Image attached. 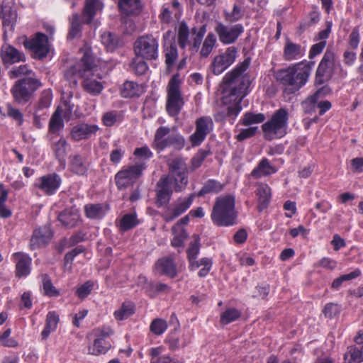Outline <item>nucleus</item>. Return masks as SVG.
I'll use <instances>...</instances> for the list:
<instances>
[{
    "mask_svg": "<svg viewBox=\"0 0 363 363\" xmlns=\"http://www.w3.org/2000/svg\"><path fill=\"white\" fill-rule=\"evenodd\" d=\"M94 58L89 51L86 50L79 62L65 71L64 77L71 87H75L78 79L83 78L84 89L94 96L99 95L104 87L100 82L90 79L94 75Z\"/></svg>",
    "mask_w": 363,
    "mask_h": 363,
    "instance_id": "obj_1",
    "label": "nucleus"
},
{
    "mask_svg": "<svg viewBox=\"0 0 363 363\" xmlns=\"http://www.w3.org/2000/svg\"><path fill=\"white\" fill-rule=\"evenodd\" d=\"M235 201L231 195L216 198L211 215L213 223L217 226H231L236 223L237 211Z\"/></svg>",
    "mask_w": 363,
    "mask_h": 363,
    "instance_id": "obj_2",
    "label": "nucleus"
},
{
    "mask_svg": "<svg viewBox=\"0 0 363 363\" xmlns=\"http://www.w3.org/2000/svg\"><path fill=\"white\" fill-rule=\"evenodd\" d=\"M289 113L286 108H281L274 112L271 118L262 125L264 138L272 140L281 138L287 133Z\"/></svg>",
    "mask_w": 363,
    "mask_h": 363,
    "instance_id": "obj_3",
    "label": "nucleus"
},
{
    "mask_svg": "<svg viewBox=\"0 0 363 363\" xmlns=\"http://www.w3.org/2000/svg\"><path fill=\"white\" fill-rule=\"evenodd\" d=\"M170 131L171 129L167 126H160L156 130L152 147L158 152L170 146H173L177 150L184 147V138L180 134L169 135Z\"/></svg>",
    "mask_w": 363,
    "mask_h": 363,
    "instance_id": "obj_4",
    "label": "nucleus"
},
{
    "mask_svg": "<svg viewBox=\"0 0 363 363\" xmlns=\"http://www.w3.org/2000/svg\"><path fill=\"white\" fill-rule=\"evenodd\" d=\"M180 86L179 74H175L170 79L167 87L166 110L172 117L178 116L184 105Z\"/></svg>",
    "mask_w": 363,
    "mask_h": 363,
    "instance_id": "obj_5",
    "label": "nucleus"
},
{
    "mask_svg": "<svg viewBox=\"0 0 363 363\" xmlns=\"http://www.w3.org/2000/svg\"><path fill=\"white\" fill-rule=\"evenodd\" d=\"M167 164L169 168V174L167 177H169V180L174 183V191H182L188 184V169L185 159L177 156L169 159Z\"/></svg>",
    "mask_w": 363,
    "mask_h": 363,
    "instance_id": "obj_6",
    "label": "nucleus"
},
{
    "mask_svg": "<svg viewBox=\"0 0 363 363\" xmlns=\"http://www.w3.org/2000/svg\"><path fill=\"white\" fill-rule=\"evenodd\" d=\"M250 63L249 58L238 65L233 70L228 72L223 79V84L247 91L251 81L250 76L245 73Z\"/></svg>",
    "mask_w": 363,
    "mask_h": 363,
    "instance_id": "obj_7",
    "label": "nucleus"
},
{
    "mask_svg": "<svg viewBox=\"0 0 363 363\" xmlns=\"http://www.w3.org/2000/svg\"><path fill=\"white\" fill-rule=\"evenodd\" d=\"M42 84L38 79L24 77L15 82L11 94L15 101L20 104H25L32 98Z\"/></svg>",
    "mask_w": 363,
    "mask_h": 363,
    "instance_id": "obj_8",
    "label": "nucleus"
},
{
    "mask_svg": "<svg viewBox=\"0 0 363 363\" xmlns=\"http://www.w3.org/2000/svg\"><path fill=\"white\" fill-rule=\"evenodd\" d=\"M247 94V91L235 89L233 87L223 85L222 101L227 107V116L235 118L242 109L240 105L243 98Z\"/></svg>",
    "mask_w": 363,
    "mask_h": 363,
    "instance_id": "obj_9",
    "label": "nucleus"
},
{
    "mask_svg": "<svg viewBox=\"0 0 363 363\" xmlns=\"http://www.w3.org/2000/svg\"><path fill=\"white\" fill-rule=\"evenodd\" d=\"M135 55L146 60H156L158 57V41L152 35L139 37L134 43Z\"/></svg>",
    "mask_w": 363,
    "mask_h": 363,
    "instance_id": "obj_10",
    "label": "nucleus"
},
{
    "mask_svg": "<svg viewBox=\"0 0 363 363\" xmlns=\"http://www.w3.org/2000/svg\"><path fill=\"white\" fill-rule=\"evenodd\" d=\"M314 62H301L294 65L289 91L295 93L307 82L311 74Z\"/></svg>",
    "mask_w": 363,
    "mask_h": 363,
    "instance_id": "obj_11",
    "label": "nucleus"
},
{
    "mask_svg": "<svg viewBox=\"0 0 363 363\" xmlns=\"http://www.w3.org/2000/svg\"><path fill=\"white\" fill-rule=\"evenodd\" d=\"M145 166L143 164H135L120 170L115 176L118 189L121 190L132 186L142 175Z\"/></svg>",
    "mask_w": 363,
    "mask_h": 363,
    "instance_id": "obj_12",
    "label": "nucleus"
},
{
    "mask_svg": "<svg viewBox=\"0 0 363 363\" xmlns=\"http://www.w3.org/2000/svg\"><path fill=\"white\" fill-rule=\"evenodd\" d=\"M23 45L32 52L33 57L38 60L47 57L50 51L48 37L42 33H37L33 38L26 40Z\"/></svg>",
    "mask_w": 363,
    "mask_h": 363,
    "instance_id": "obj_13",
    "label": "nucleus"
},
{
    "mask_svg": "<svg viewBox=\"0 0 363 363\" xmlns=\"http://www.w3.org/2000/svg\"><path fill=\"white\" fill-rule=\"evenodd\" d=\"M195 131L189 136L193 147L200 145L213 129V122L210 116L198 118L195 121Z\"/></svg>",
    "mask_w": 363,
    "mask_h": 363,
    "instance_id": "obj_14",
    "label": "nucleus"
},
{
    "mask_svg": "<svg viewBox=\"0 0 363 363\" xmlns=\"http://www.w3.org/2000/svg\"><path fill=\"white\" fill-rule=\"evenodd\" d=\"M334 58L335 55L333 52L327 50L325 52L316 70L315 78V84L316 86L322 85L331 79Z\"/></svg>",
    "mask_w": 363,
    "mask_h": 363,
    "instance_id": "obj_15",
    "label": "nucleus"
},
{
    "mask_svg": "<svg viewBox=\"0 0 363 363\" xmlns=\"http://www.w3.org/2000/svg\"><path fill=\"white\" fill-rule=\"evenodd\" d=\"M215 30L222 43L232 44L244 32V27L240 23L225 26L222 23H218Z\"/></svg>",
    "mask_w": 363,
    "mask_h": 363,
    "instance_id": "obj_16",
    "label": "nucleus"
},
{
    "mask_svg": "<svg viewBox=\"0 0 363 363\" xmlns=\"http://www.w3.org/2000/svg\"><path fill=\"white\" fill-rule=\"evenodd\" d=\"M238 50L235 47H229L225 52L215 57L212 64L211 69L214 74H220L230 66L235 60Z\"/></svg>",
    "mask_w": 363,
    "mask_h": 363,
    "instance_id": "obj_17",
    "label": "nucleus"
},
{
    "mask_svg": "<svg viewBox=\"0 0 363 363\" xmlns=\"http://www.w3.org/2000/svg\"><path fill=\"white\" fill-rule=\"evenodd\" d=\"M194 194L187 198H179L164 213L163 218L166 222H170L184 213L192 204Z\"/></svg>",
    "mask_w": 363,
    "mask_h": 363,
    "instance_id": "obj_18",
    "label": "nucleus"
},
{
    "mask_svg": "<svg viewBox=\"0 0 363 363\" xmlns=\"http://www.w3.org/2000/svg\"><path fill=\"white\" fill-rule=\"evenodd\" d=\"M172 182L169 180V177H162L157 182L155 192L157 197L156 205L158 207L169 203L172 194Z\"/></svg>",
    "mask_w": 363,
    "mask_h": 363,
    "instance_id": "obj_19",
    "label": "nucleus"
},
{
    "mask_svg": "<svg viewBox=\"0 0 363 363\" xmlns=\"http://www.w3.org/2000/svg\"><path fill=\"white\" fill-rule=\"evenodd\" d=\"M0 57L4 65H13L25 62V55L12 45H3L0 50Z\"/></svg>",
    "mask_w": 363,
    "mask_h": 363,
    "instance_id": "obj_20",
    "label": "nucleus"
},
{
    "mask_svg": "<svg viewBox=\"0 0 363 363\" xmlns=\"http://www.w3.org/2000/svg\"><path fill=\"white\" fill-rule=\"evenodd\" d=\"M61 182V178L57 174H49L40 178L38 186L47 195H52L60 187Z\"/></svg>",
    "mask_w": 363,
    "mask_h": 363,
    "instance_id": "obj_21",
    "label": "nucleus"
},
{
    "mask_svg": "<svg viewBox=\"0 0 363 363\" xmlns=\"http://www.w3.org/2000/svg\"><path fill=\"white\" fill-rule=\"evenodd\" d=\"M16 263V276L18 278L28 276L30 272L32 259L28 255L18 252L13 255Z\"/></svg>",
    "mask_w": 363,
    "mask_h": 363,
    "instance_id": "obj_22",
    "label": "nucleus"
},
{
    "mask_svg": "<svg viewBox=\"0 0 363 363\" xmlns=\"http://www.w3.org/2000/svg\"><path fill=\"white\" fill-rule=\"evenodd\" d=\"M305 55V48L301 45L295 43L289 38L286 40L283 58L286 61H293L302 57Z\"/></svg>",
    "mask_w": 363,
    "mask_h": 363,
    "instance_id": "obj_23",
    "label": "nucleus"
},
{
    "mask_svg": "<svg viewBox=\"0 0 363 363\" xmlns=\"http://www.w3.org/2000/svg\"><path fill=\"white\" fill-rule=\"evenodd\" d=\"M98 130L99 127L96 125L81 123L72 128L71 135L74 140L79 141L89 138L92 135L96 134Z\"/></svg>",
    "mask_w": 363,
    "mask_h": 363,
    "instance_id": "obj_24",
    "label": "nucleus"
},
{
    "mask_svg": "<svg viewBox=\"0 0 363 363\" xmlns=\"http://www.w3.org/2000/svg\"><path fill=\"white\" fill-rule=\"evenodd\" d=\"M155 268L160 274L170 278H174L177 276V269L174 260L170 256L159 259L155 263Z\"/></svg>",
    "mask_w": 363,
    "mask_h": 363,
    "instance_id": "obj_25",
    "label": "nucleus"
},
{
    "mask_svg": "<svg viewBox=\"0 0 363 363\" xmlns=\"http://www.w3.org/2000/svg\"><path fill=\"white\" fill-rule=\"evenodd\" d=\"M52 233L49 227L45 225L33 231L30 239V246L33 248L40 247L48 243Z\"/></svg>",
    "mask_w": 363,
    "mask_h": 363,
    "instance_id": "obj_26",
    "label": "nucleus"
},
{
    "mask_svg": "<svg viewBox=\"0 0 363 363\" xmlns=\"http://www.w3.org/2000/svg\"><path fill=\"white\" fill-rule=\"evenodd\" d=\"M102 9L103 4L100 0H86L82 12L83 22L90 23L96 13Z\"/></svg>",
    "mask_w": 363,
    "mask_h": 363,
    "instance_id": "obj_27",
    "label": "nucleus"
},
{
    "mask_svg": "<svg viewBox=\"0 0 363 363\" xmlns=\"http://www.w3.org/2000/svg\"><path fill=\"white\" fill-rule=\"evenodd\" d=\"M194 240L191 242L187 249V258L189 262V269L191 271L198 269V262L196 257L200 250V238L197 235H194Z\"/></svg>",
    "mask_w": 363,
    "mask_h": 363,
    "instance_id": "obj_28",
    "label": "nucleus"
},
{
    "mask_svg": "<svg viewBox=\"0 0 363 363\" xmlns=\"http://www.w3.org/2000/svg\"><path fill=\"white\" fill-rule=\"evenodd\" d=\"M79 215L76 209H65L58 216V220L62 225L67 228H72L77 225Z\"/></svg>",
    "mask_w": 363,
    "mask_h": 363,
    "instance_id": "obj_29",
    "label": "nucleus"
},
{
    "mask_svg": "<svg viewBox=\"0 0 363 363\" xmlns=\"http://www.w3.org/2000/svg\"><path fill=\"white\" fill-rule=\"evenodd\" d=\"M256 194L258 197L259 211H261L266 208L270 203L272 191L270 187L267 184L259 183L257 185Z\"/></svg>",
    "mask_w": 363,
    "mask_h": 363,
    "instance_id": "obj_30",
    "label": "nucleus"
},
{
    "mask_svg": "<svg viewBox=\"0 0 363 363\" xmlns=\"http://www.w3.org/2000/svg\"><path fill=\"white\" fill-rule=\"evenodd\" d=\"M277 171L274 166H272L267 158H263L258 165L252 171L251 175L255 179L262 177L269 176Z\"/></svg>",
    "mask_w": 363,
    "mask_h": 363,
    "instance_id": "obj_31",
    "label": "nucleus"
},
{
    "mask_svg": "<svg viewBox=\"0 0 363 363\" xmlns=\"http://www.w3.org/2000/svg\"><path fill=\"white\" fill-rule=\"evenodd\" d=\"M224 186V184L216 179H210L205 182L196 195L197 196L201 197L210 194H217L223 190Z\"/></svg>",
    "mask_w": 363,
    "mask_h": 363,
    "instance_id": "obj_32",
    "label": "nucleus"
},
{
    "mask_svg": "<svg viewBox=\"0 0 363 363\" xmlns=\"http://www.w3.org/2000/svg\"><path fill=\"white\" fill-rule=\"evenodd\" d=\"M0 18L3 20L4 26L12 28L16 21V11L9 6H1L0 8Z\"/></svg>",
    "mask_w": 363,
    "mask_h": 363,
    "instance_id": "obj_33",
    "label": "nucleus"
},
{
    "mask_svg": "<svg viewBox=\"0 0 363 363\" xmlns=\"http://www.w3.org/2000/svg\"><path fill=\"white\" fill-rule=\"evenodd\" d=\"M69 159L70 169L72 172L78 175H84L86 174L87 167L81 155H70Z\"/></svg>",
    "mask_w": 363,
    "mask_h": 363,
    "instance_id": "obj_34",
    "label": "nucleus"
},
{
    "mask_svg": "<svg viewBox=\"0 0 363 363\" xmlns=\"http://www.w3.org/2000/svg\"><path fill=\"white\" fill-rule=\"evenodd\" d=\"M143 93V88L138 84L131 82L127 81L121 89V96L124 98H131L134 96H138Z\"/></svg>",
    "mask_w": 363,
    "mask_h": 363,
    "instance_id": "obj_35",
    "label": "nucleus"
},
{
    "mask_svg": "<svg viewBox=\"0 0 363 363\" xmlns=\"http://www.w3.org/2000/svg\"><path fill=\"white\" fill-rule=\"evenodd\" d=\"M119 7L127 15L138 14L142 6L140 0H120Z\"/></svg>",
    "mask_w": 363,
    "mask_h": 363,
    "instance_id": "obj_36",
    "label": "nucleus"
},
{
    "mask_svg": "<svg viewBox=\"0 0 363 363\" xmlns=\"http://www.w3.org/2000/svg\"><path fill=\"white\" fill-rule=\"evenodd\" d=\"M67 141L65 139L61 138L59 139L58 141L53 143L52 145V150L55 153V157L58 160L59 162L61 165L63 166V167H65V157L67 155Z\"/></svg>",
    "mask_w": 363,
    "mask_h": 363,
    "instance_id": "obj_37",
    "label": "nucleus"
},
{
    "mask_svg": "<svg viewBox=\"0 0 363 363\" xmlns=\"http://www.w3.org/2000/svg\"><path fill=\"white\" fill-rule=\"evenodd\" d=\"M344 359L347 363L363 361V345L349 347L347 352L345 354Z\"/></svg>",
    "mask_w": 363,
    "mask_h": 363,
    "instance_id": "obj_38",
    "label": "nucleus"
},
{
    "mask_svg": "<svg viewBox=\"0 0 363 363\" xmlns=\"http://www.w3.org/2000/svg\"><path fill=\"white\" fill-rule=\"evenodd\" d=\"M134 313L135 304L131 301H125L121 308L114 312L113 315L117 320H123L131 316Z\"/></svg>",
    "mask_w": 363,
    "mask_h": 363,
    "instance_id": "obj_39",
    "label": "nucleus"
},
{
    "mask_svg": "<svg viewBox=\"0 0 363 363\" xmlns=\"http://www.w3.org/2000/svg\"><path fill=\"white\" fill-rule=\"evenodd\" d=\"M189 342L190 340L186 335H182L181 337L170 335L165 340L170 350H177L184 347Z\"/></svg>",
    "mask_w": 363,
    "mask_h": 363,
    "instance_id": "obj_40",
    "label": "nucleus"
},
{
    "mask_svg": "<svg viewBox=\"0 0 363 363\" xmlns=\"http://www.w3.org/2000/svg\"><path fill=\"white\" fill-rule=\"evenodd\" d=\"M52 98V91L50 89L43 90L40 96V98L36 103L35 107V114L40 111L50 107ZM35 118H37V115H35Z\"/></svg>",
    "mask_w": 363,
    "mask_h": 363,
    "instance_id": "obj_41",
    "label": "nucleus"
},
{
    "mask_svg": "<svg viewBox=\"0 0 363 363\" xmlns=\"http://www.w3.org/2000/svg\"><path fill=\"white\" fill-rule=\"evenodd\" d=\"M294 69V65L286 68L281 69L275 72L274 77L278 82L286 86L289 90L290 82H291V75Z\"/></svg>",
    "mask_w": 363,
    "mask_h": 363,
    "instance_id": "obj_42",
    "label": "nucleus"
},
{
    "mask_svg": "<svg viewBox=\"0 0 363 363\" xmlns=\"http://www.w3.org/2000/svg\"><path fill=\"white\" fill-rule=\"evenodd\" d=\"M111 347L109 341L100 342L99 340H94L92 346L88 347V354L98 356L106 354Z\"/></svg>",
    "mask_w": 363,
    "mask_h": 363,
    "instance_id": "obj_43",
    "label": "nucleus"
},
{
    "mask_svg": "<svg viewBox=\"0 0 363 363\" xmlns=\"http://www.w3.org/2000/svg\"><path fill=\"white\" fill-rule=\"evenodd\" d=\"M70 28L67 35L68 39H74L80 36L82 32V23L78 13L72 14L69 19Z\"/></svg>",
    "mask_w": 363,
    "mask_h": 363,
    "instance_id": "obj_44",
    "label": "nucleus"
},
{
    "mask_svg": "<svg viewBox=\"0 0 363 363\" xmlns=\"http://www.w3.org/2000/svg\"><path fill=\"white\" fill-rule=\"evenodd\" d=\"M86 216L91 219H100L105 214L104 206L101 203H89L84 206Z\"/></svg>",
    "mask_w": 363,
    "mask_h": 363,
    "instance_id": "obj_45",
    "label": "nucleus"
},
{
    "mask_svg": "<svg viewBox=\"0 0 363 363\" xmlns=\"http://www.w3.org/2000/svg\"><path fill=\"white\" fill-rule=\"evenodd\" d=\"M101 43L105 45L106 49L109 51H113L121 45V40L119 38L110 33L105 32L101 36Z\"/></svg>",
    "mask_w": 363,
    "mask_h": 363,
    "instance_id": "obj_46",
    "label": "nucleus"
},
{
    "mask_svg": "<svg viewBox=\"0 0 363 363\" xmlns=\"http://www.w3.org/2000/svg\"><path fill=\"white\" fill-rule=\"evenodd\" d=\"M244 13V9L236 4L233 5V9L231 11H223L224 18L229 23H235L238 21L242 18Z\"/></svg>",
    "mask_w": 363,
    "mask_h": 363,
    "instance_id": "obj_47",
    "label": "nucleus"
},
{
    "mask_svg": "<svg viewBox=\"0 0 363 363\" xmlns=\"http://www.w3.org/2000/svg\"><path fill=\"white\" fill-rule=\"evenodd\" d=\"M138 224V220L135 213H128L124 215L121 220L119 228L122 231H126L133 228Z\"/></svg>",
    "mask_w": 363,
    "mask_h": 363,
    "instance_id": "obj_48",
    "label": "nucleus"
},
{
    "mask_svg": "<svg viewBox=\"0 0 363 363\" xmlns=\"http://www.w3.org/2000/svg\"><path fill=\"white\" fill-rule=\"evenodd\" d=\"M64 126V122L61 116V111L58 108L52 114L49 124L50 131L56 133L61 130Z\"/></svg>",
    "mask_w": 363,
    "mask_h": 363,
    "instance_id": "obj_49",
    "label": "nucleus"
},
{
    "mask_svg": "<svg viewBox=\"0 0 363 363\" xmlns=\"http://www.w3.org/2000/svg\"><path fill=\"white\" fill-rule=\"evenodd\" d=\"M145 60L137 55L133 59L130 67L136 74L143 75L147 72L148 67Z\"/></svg>",
    "mask_w": 363,
    "mask_h": 363,
    "instance_id": "obj_50",
    "label": "nucleus"
},
{
    "mask_svg": "<svg viewBox=\"0 0 363 363\" xmlns=\"http://www.w3.org/2000/svg\"><path fill=\"white\" fill-rule=\"evenodd\" d=\"M241 315V313L235 308H228L220 315V322L222 325H228L237 319Z\"/></svg>",
    "mask_w": 363,
    "mask_h": 363,
    "instance_id": "obj_51",
    "label": "nucleus"
},
{
    "mask_svg": "<svg viewBox=\"0 0 363 363\" xmlns=\"http://www.w3.org/2000/svg\"><path fill=\"white\" fill-rule=\"evenodd\" d=\"M209 154L208 150H199L191 160L190 170L194 172L199 168Z\"/></svg>",
    "mask_w": 363,
    "mask_h": 363,
    "instance_id": "obj_52",
    "label": "nucleus"
},
{
    "mask_svg": "<svg viewBox=\"0 0 363 363\" xmlns=\"http://www.w3.org/2000/svg\"><path fill=\"white\" fill-rule=\"evenodd\" d=\"M43 278V287L44 290V293L45 295L48 296H57L60 295V292L56 288L53 286L50 277L45 274L42 275Z\"/></svg>",
    "mask_w": 363,
    "mask_h": 363,
    "instance_id": "obj_53",
    "label": "nucleus"
},
{
    "mask_svg": "<svg viewBox=\"0 0 363 363\" xmlns=\"http://www.w3.org/2000/svg\"><path fill=\"white\" fill-rule=\"evenodd\" d=\"M189 30L186 23L182 22L179 28L178 31V42L182 48H184L188 44H190L189 40Z\"/></svg>",
    "mask_w": 363,
    "mask_h": 363,
    "instance_id": "obj_54",
    "label": "nucleus"
},
{
    "mask_svg": "<svg viewBox=\"0 0 363 363\" xmlns=\"http://www.w3.org/2000/svg\"><path fill=\"white\" fill-rule=\"evenodd\" d=\"M113 334V330L109 326L95 328L91 333L95 337L94 340H99L100 342L108 341L107 339Z\"/></svg>",
    "mask_w": 363,
    "mask_h": 363,
    "instance_id": "obj_55",
    "label": "nucleus"
},
{
    "mask_svg": "<svg viewBox=\"0 0 363 363\" xmlns=\"http://www.w3.org/2000/svg\"><path fill=\"white\" fill-rule=\"evenodd\" d=\"M172 231L174 235V237L171 241L172 245L175 247H182L184 240L188 237V234L185 230L182 229L179 232H177V226H174L172 228Z\"/></svg>",
    "mask_w": 363,
    "mask_h": 363,
    "instance_id": "obj_56",
    "label": "nucleus"
},
{
    "mask_svg": "<svg viewBox=\"0 0 363 363\" xmlns=\"http://www.w3.org/2000/svg\"><path fill=\"white\" fill-rule=\"evenodd\" d=\"M216 42V39L214 34L208 33L201 50V55L205 57H207L211 52Z\"/></svg>",
    "mask_w": 363,
    "mask_h": 363,
    "instance_id": "obj_57",
    "label": "nucleus"
},
{
    "mask_svg": "<svg viewBox=\"0 0 363 363\" xmlns=\"http://www.w3.org/2000/svg\"><path fill=\"white\" fill-rule=\"evenodd\" d=\"M265 116L263 113H246L242 120L244 125H250L251 124L259 123L264 121Z\"/></svg>",
    "mask_w": 363,
    "mask_h": 363,
    "instance_id": "obj_58",
    "label": "nucleus"
},
{
    "mask_svg": "<svg viewBox=\"0 0 363 363\" xmlns=\"http://www.w3.org/2000/svg\"><path fill=\"white\" fill-rule=\"evenodd\" d=\"M167 323L166 320L161 318L152 320L150 326V331L157 335H162L167 330Z\"/></svg>",
    "mask_w": 363,
    "mask_h": 363,
    "instance_id": "obj_59",
    "label": "nucleus"
},
{
    "mask_svg": "<svg viewBox=\"0 0 363 363\" xmlns=\"http://www.w3.org/2000/svg\"><path fill=\"white\" fill-rule=\"evenodd\" d=\"M32 70L29 69L26 65H20L18 67H13L9 72V76L11 79L18 78L23 75L29 76Z\"/></svg>",
    "mask_w": 363,
    "mask_h": 363,
    "instance_id": "obj_60",
    "label": "nucleus"
},
{
    "mask_svg": "<svg viewBox=\"0 0 363 363\" xmlns=\"http://www.w3.org/2000/svg\"><path fill=\"white\" fill-rule=\"evenodd\" d=\"M178 52L176 45L172 44L169 48H167L165 53V62L167 67H171L174 65L177 58Z\"/></svg>",
    "mask_w": 363,
    "mask_h": 363,
    "instance_id": "obj_61",
    "label": "nucleus"
},
{
    "mask_svg": "<svg viewBox=\"0 0 363 363\" xmlns=\"http://www.w3.org/2000/svg\"><path fill=\"white\" fill-rule=\"evenodd\" d=\"M318 99L314 96H308L304 101L302 102V107L306 113H312L315 111L317 107Z\"/></svg>",
    "mask_w": 363,
    "mask_h": 363,
    "instance_id": "obj_62",
    "label": "nucleus"
},
{
    "mask_svg": "<svg viewBox=\"0 0 363 363\" xmlns=\"http://www.w3.org/2000/svg\"><path fill=\"white\" fill-rule=\"evenodd\" d=\"M212 260L210 258H208V257H204V258H202L200 260H199L198 262V269L200 267H203L199 272V276L200 277H206L210 269H211V267H212Z\"/></svg>",
    "mask_w": 363,
    "mask_h": 363,
    "instance_id": "obj_63",
    "label": "nucleus"
},
{
    "mask_svg": "<svg viewBox=\"0 0 363 363\" xmlns=\"http://www.w3.org/2000/svg\"><path fill=\"white\" fill-rule=\"evenodd\" d=\"M93 283L88 281L81 285L77 290V295L80 298H86L91 291L93 289Z\"/></svg>",
    "mask_w": 363,
    "mask_h": 363,
    "instance_id": "obj_64",
    "label": "nucleus"
}]
</instances>
